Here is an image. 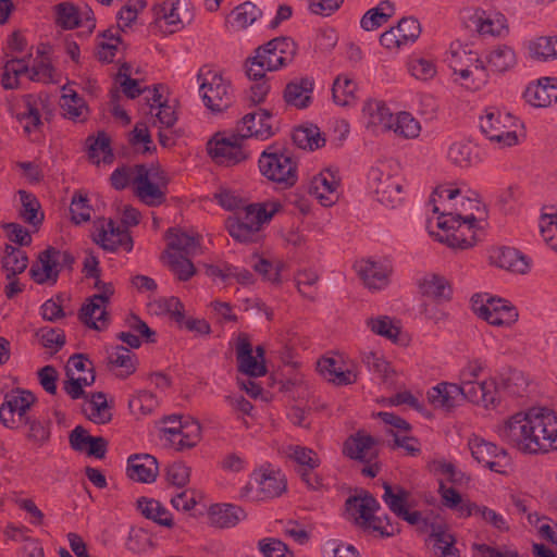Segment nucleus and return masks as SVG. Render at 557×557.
I'll return each mask as SVG.
<instances>
[{"label": "nucleus", "mask_w": 557, "mask_h": 557, "mask_svg": "<svg viewBox=\"0 0 557 557\" xmlns=\"http://www.w3.org/2000/svg\"><path fill=\"white\" fill-rule=\"evenodd\" d=\"M430 205L433 213L437 214V227L447 226V222L478 224L474 211L480 210V201L462 195L461 190L453 185L438 186L431 196Z\"/></svg>", "instance_id": "1"}, {"label": "nucleus", "mask_w": 557, "mask_h": 557, "mask_svg": "<svg viewBox=\"0 0 557 557\" xmlns=\"http://www.w3.org/2000/svg\"><path fill=\"white\" fill-rule=\"evenodd\" d=\"M296 44L287 37H277L256 49V54L246 62L250 79L265 77V72L278 71L290 64L296 54Z\"/></svg>", "instance_id": "2"}, {"label": "nucleus", "mask_w": 557, "mask_h": 557, "mask_svg": "<svg viewBox=\"0 0 557 557\" xmlns=\"http://www.w3.org/2000/svg\"><path fill=\"white\" fill-rule=\"evenodd\" d=\"M280 208L281 205L277 202L246 205L234 216L227 219L226 228L237 242H253L261 226L271 220Z\"/></svg>", "instance_id": "3"}, {"label": "nucleus", "mask_w": 557, "mask_h": 557, "mask_svg": "<svg viewBox=\"0 0 557 557\" xmlns=\"http://www.w3.org/2000/svg\"><path fill=\"white\" fill-rule=\"evenodd\" d=\"M485 368L486 361L480 358L467 362L460 371L461 395L473 404L494 408L499 403V388L496 382L493 379L476 381Z\"/></svg>", "instance_id": "4"}, {"label": "nucleus", "mask_w": 557, "mask_h": 557, "mask_svg": "<svg viewBox=\"0 0 557 557\" xmlns=\"http://www.w3.org/2000/svg\"><path fill=\"white\" fill-rule=\"evenodd\" d=\"M287 486L282 470L265 463L250 474V481L239 490V498L249 502L265 500L278 497Z\"/></svg>", "instance_id": "5"}, {"label": "nucleus", "mask_w": 557, "mask_h": 557, "mask_svg": "<svg viewBox=\"0 0 557 557\" xmlns=\"http://www.w3.org/2000/svg\"><path fill=\"white\" fill-rule=\"evenodd\" d=\"M368 187L375 199L387 208H396L404 200V178L385 162L369 170Z\"/></svg>", "instance_id": "6"}, {"label": "nucleus", "mask_w": 557, "mask_h": 557, "mask_svg": "<svg viewBox=\"0 0 557 557\" xmlns=\"http://www.w3.org/2000/svg\"><path fill=\"white\" fill-rule=\"evenodd\" d=\"M534 408L528 412H519L499 424L496 429L498 436L507 444L528 454H536Z\"/></svg>", "instance_id": "7"}, {"label": "nucleus", "mask_w": 557, "mask_h": 557, "mask_svg": "<svg viewBox=\"0 0 557 557\" xmlns=\"http://www.w3.org/2000/svg\"><path fill=\"white\" fill-rule=\"evenodd\" d=\"M199 91L205 106L212 112H222L231 107L234 100L231 83L223 75L205 65L198 73Z\"/></svg>", "instance_id": "8"}, {"label": "nucleus", "mask_w": 557, "mask_h": 557, "mask_svg": "<svg viewBox=\"0 0 557 557\" xmlns=\"http://www.w3.org/2000/svg\"><path fill=\"white\" fill-rule=\"evenodd\" d=\"M245 136V134H237L236 132L230 134L218 133L207 143V152L218 165H237L251 156Z\"/></svg>", "instance_id": "9"}, {"label": "nucleus", "mask_w": 557, "mask_h": 557, "mask_svg": "<svg viewBox=\"0 0 557 557\" xmlns=\"http://www.w3.org/2000/svg\"><path fill=\"white\" fill-rule=\"evenodd\" d=\"M261 174L281 188L294 186L298 180L297 164L290 154L275 148H268L259 158Z\"/></svg>", "instance_id": "10"}, {"label": "nucleus", "mask_w": 557, "mask_h": 557, "mask_svg": "<svg viewBox=\"0 0 557 557\" xmlns=\"http://www.w3.org/2000/svg\"><path fill=\"white\" fill-rule=\"evenodd\" d=\"M519 120L509 112L491 107L480 117V127L485 136L499 147H511L518 143Z\"/></svg>", "instance_id": "11"}, {"label": "nucleus", "mask_w": 557, "mask_h": 557, "mask_svg": "<svg viewBox=\"0 0 557 557\" xmlns=\"http://www.w3.org/2000/svg\"><path fill=\"white\" fill-rule=\"evenodd\" d=\"M450 69L458 74L462 84L472 90L480 89L487 82L488 75L484 61L466 49L451 50L447 59Z\"/></svg>", "instance_id": "12"}, {"label": "nucleus", "mask_w": 557, "mask_h": 557, "mask_svg": "<svg viewBox=\"0 0 557 557\" xmlns=\"http://www.w3.org/2000/svg\"><path fill=\"white\" fill-rule=\"evenodd\" d=\"M162 438L176 450L189 449L201 438V426L190 417L169 416L164 420Z\"/></svg>", "instance_id": "13"}, {"label": "nucleus", "mask_w": 557, "mask_h": 557, "mask_svg": "<svg viewBox=\"0 0 557 557\" xmlns=\"http://www.w3.org/2000/svg\"><path fill=\"white\" fill-rule=\"evenodd\" d=\"M471 301L474 313L491 325L511 326L518 320L517 309L505 299L475 295Z\"/></svg>", "instance_id": "14"}, {"label": "nucleus", "mask_w": 557, "mask_h": 557, "mask_svg": "<svg viewBox=\"0 0 557 557\" xmlns=\"http://www.w3.org/2000/svg\"><path fill=\"white\" fill-rule=\"evenodd\" d=\"M95 287L99 289V293L89 297L82 306L79 319L88 327L101 331L108 325L107 305L114 293V288L111 283H102L99 280Z\"/></svg>", "instance_id": "15"}, {"label": "nucleus", "mask_w": 557, "mask_h": 557, "mask_svg": "<svg viewBox=\"0 0 557 557\" xmlns=\"http://www.w3.org/2000/svg\"><path fill=\"white\" fill-rule=\"evenodd\" d=\"M35 395L25 389H13L5 394L0 406V422L8 429H15L27 421L28 411L35 404Z\"/></svg>", "instance_id": "16"}, {"label": "nucleus", "mask_w": 557, "mask_h": 557, "mask_svg": "<svg viewBox=\"0 0 557 557\" xmlns=\"http://www.w3.org/2000/svg\"><path fill=\"white\" fill-rule=\"evenodd\" d=\"M74 258L69 251L49 247L39 255L38 261L32 267L30 274L38 284L55 283L60 271L70 268Z\"/></svg>", "instance_id": "17"}, {"label": "nucleus", "mask_w": 557, "mask_h": 557, "mask_svg": "<svg viewBox=\"0 0 557 557\" xmlns=\"http://www.w3.org/2000/svg\"><path fill=\"white\" fill-rule=\"evenodd\" d=\"M421 34V26L413 17H404L394 27L384 32L380 37V44L389 51H398L412 45Z\"/></svg>", "instance_id": "18"}, {"label": "nucleus", "mask_w": 557, "mask_h": 557, "mask_svg": "<svg viewBox=\"0 0 557 557\" xmlns=\"http://www.w3.org/2000/svg\"><path fill=\"white\" fill-rule=\"evenodd\" d=\"M536 454L557 450V414L547 408H534Z\"/></svg>", "instance_id": "19"}, {"label": "nucleus", "mask_w": 557, "mask_h": 557, "mask_svg": "<svg viewBox=\"0 0 557 557\" xmlns=\"http://www.w3.org/2000/svg\"><path fill=\"white\" fill-rule=\"evenodd\" d=\"M472 457L490 470L503 473L507 461V453L504 448L480 437L469 441Z\"/></svg>", "instance_id": "20"}, {"label": "nucleus", "mask_w": 557, "mask_h": 557, "mask_svg": "<svg viewBox=\"0 0 557 557\" xmlns=\"http://www.w3.org/2000/svg\"><path fill=\"white\" fill-rule=\"evenodd\" d=\"M54 12L57 24L64 29H73L82 26L92 32L96 27L94 13L87 7L84 10H78V8L71 2H61L55 5Z\"/></svg>", "instance_id": "21"}, {"label": "nucleus", "mask_w": 557, "mask_h": 557, "mask_svg": "<svg viewBox=\"0 0 557 557\" xmlns=\"http://www.w3.org/2000/svg\"><path fill=\"white\" fill-rule=\"evenodd\" d=\"M475 227L476 224L447 222V226L438 227L441 232L436 234V238L450 248L467 249L472 247L476 242Z\"/></svg>", "instance_id": "22"}, {"label": "nucleus", "mask_w": 557, "mask_h": 557, "mask_svg": "<svg viewBox=\"0 0 557 557\" xmlns=\"http://www.w3.org/2000/svg\"><path fill=\"white\" fill-rule=\"evenodd\" d=\"M338 186L339 178L336 172L325 169L311 178L309 194L314 196L322 206L329 207L338 198Z\"/></svg>", "instance_id": "23"}, {"label": "nucleus", "mask_w": 557, "mask_h": 557, "mask_svg": "<svg viewBox=\"0 0 557 557\" xmlns=\"http://www.w3.org/2000/svg\"><path fill=\"white\" fill-rule=\"evenodd\" d=\"M95 240L108 251L123 249L129 252L133 249V239L125 226L117 225L113 221L102 224Z\"/></svg>", "instance_id": "24"}, {"label": "nucleus", "mask_w": 557, "mask_h": 557, "mask_svg": "<svg viewBox=\"0 0 557 557\" xmlns=\"http://www.w3.org/2000/svg\"><path fill=\"white\" fill-rule=\"evenodd\" d=\"M355 268L363 283L371 289H381L388 284L392 265L387 260H360Z\"/></svg>", "instance_id": "25"}, {"label": "nucleus", "mask_w": 557, "mask_h": 557, "mask_svg": "<svg viewBox=\"0 0 557 557\" xmlns=\"http://www.w3.org/2000/svg\"><path fill=\"white\" fill-rule=\"evenodd\" d=\"M362 119L372 133H383L391 131L394 115L383 101L368 100L362 108Z\"/></svg>", "instance_id": "26"}, {"label": "nucleus", "mask_w": 557, "mask_h": 557, "mask_svg": "<svg viewBox=\"0 0 557 557\" xmlns=\"http://www.w3.org/2000/svg\"><path fill=\"white\" fill-rule=\"evenodd\" d=\"M270 120V113L263 110L247 113L242 121L238 122L235 132L237 134H245L246 143L251 137L262 140L268 139L273 134Z\"/></svg>", "instance_id": "27"}, {"label": "nucleus", "mask_w": 557, "mask_h": 557, "mask_svg": "<svg viewBox=\"0 0 557 557\" xmlns=\"http://www.w3.org/2000/svg\"><path fill=\"white\" fill-rule=\"evenodd\" d=\"M481 148L467 139L454 140L447 148L449 162L461 169L475 166L482 162Z\"/></svg>", "instance_id": "28"}, {"label": "nucleus", "mask_w": 557, "mask_h": 557, "mask_svg": "<svg viewBox=\"0 0 557 557\" xmlns=\"http://www.w3.org/2000/svg\"><path fill=\"white\" fill-rule=\"evenodd\" d=\"M314 81L305 76L292 79L283 91L284 101L296 109L308 108L313 99Z\"/></svg>", "instance_id": "29"}, {"label": "nucleus", "mask_w": 557, "mask_h": 557, "mask_svg": "<svg viewBox=\"0 0 557 557\" xmlns=\"http://www.w3.org/2000/svg\"><path fill=\"white\" fill-rule=\"evenodd\" d=\"M491 263L520 274H524L530 269L529 258L512 247H497L490 253Z\"/></svg>", "instance_id": "30"}, {"label": "nucleus", "mask_w": 557, "mask_h": 557, "mask_svg": "<svg viewBox=\"0 0 557 557\" xmlns=\"http://www.w3.org/2000/svg\"><path fill=\"white\" fill-rule=\"evenodd\" d=\"M375 444L374 437L359 431L344 442L343 454L350 459L370 461L376 455Z\"/></svg>", "instance_id": "31"}, {"label": "nucleus", "mask_w": 557, "mask_h": 557, "mask_svg": "<svg viewBox=\"0 0 557 557\" xmlns=\"http://www.w3.org/2000/svg\"><path fill=\"white\" fill-rule=\"evenodd\" d=\"M178 5V0H165L154 7V23L164 34H173L183 28Z\"/></svg>", "instance_id": "32"}, {"label": "nucleus", "mask_w": 557, "mask_h": 557, "mask_svg": "<svg viewBox=\"0 0 557 557\" xmlns=\"http://www.w3.org/2000/svg\"><path fill=\"white\" fill-rule=\"evenodd\" d=\"M62 91L60 107L63 116L74 122L86 121L89 114V109L85 99L70 85L63 86Z\"/></svg>", "instance_id": "33"}, {"label": "nucleus", "mask_w": 557, "mask_h": 557, "mask_svg": "<svg viewBox=\"0 0 557 557\" xmlns=\"http://www.w3.org/2000/svg\"><path fill=\"white\" fill-rule=\"evenodd\" d=\"M238 370L249 376L258 377L264 375L267 368L264 360L252 355V347L246 337H239L236 346Z\"/></svg>", "instance_id": "34"}, {"label": "nucleus", "mask_w": 557, "mask_h": 557, "mask_svg": "<svg viewBox=\"0 0 557 557\" xmlns=\"http://www.w3.org/2000/svg\"><path fill=\"white\" fill-rule=\"evenodd\" d=\"M127 475L137 482H153L158 475L157 459L150 455L131 456L127 460Z\"/></svg>", "instance_id": "35"}, {"label": "nucleus", "mask_w": 557, "mask_h": 557, "mask_svg": "<svg viewBox=\"0 0 557 557\" xmlns=\"http://www.w3.org/2000/svg\"><path fill=\"white\" fill-rule=\"evenodd\" d=\"M346 515L357 525L362 527L367 523L371 512H375L380 508L379 502L370 494L363 496H350L345 503Z\"/></svg>", "instance_id": "36"}, {"label": "nucleus", "mask_w": 557, "mask_h": 557, "mask_svg": "<svg viewBox=\"0 0 557 557\" xmlns=\"http://www.w3.org/2000/svg\"><path fill=\"white\" fill-rule=\"evenodd\" d=\"M206 274L212 280H221L225 283L232 280L244 286L253 283V275L249 270L230 263L209 264L206 268Z\"/></svg>", "instance_id": "37"}, {"label": "nucleus", "mask_w": 557, "mask_h": 557, "mask_svg": "<svg viewBox=\"0 0 557 557\" xmlns=\"http://www.w3.org/2000/svg\"><path fill=\"white\" fill-rule=\"evenodd\" d=\"M169 250L180 255L195 256L200 248V236L178 228L168 231Z\"/></svg>", "instance_id": "38"}, {"label": "nucleus", "mask_w": 557, "mask_h": 557, "mask_svg": "<svg viewBox=\"0 0 557 557\" xmlns=\"http://www.w3.org/2000/svg\"><path fill=\"white\" fill-rule=\"evenodd\" d=\"M319 373L329 382L336 385L352 384L357 380V374L351 370H344L338 361L333 358H322L318 361Z\"/></svg>", "instance_id": "39"}, {"label": "nucleus", "mask_w": 557, "mask_h": 557, "mask_svg": "<svg viewBox=\"0 0 557 557\" xmlns=\"http://www.w3.org/2000/svg\"><path fill=\"white\" fill-rule=\"evenodd\" d=\"M361 360L369 372L380 379L383 383H395L397 372L381 352L364 351Z\"/></svg>", "instance_id": "40"}, {"label": "nucleus", "mask_w": 557, "mask_h": 557, "mask_svg": "<svg viewBox=\"0 0 557 557\" xmlns=\"http://www.w3.org/2000/svg\"><path fill=\"white\" fill-rule=\"evenodd\" d=\"M245 511L233 504H216L210 507L211 523L218 528H233L245 518Z\"/></svg>", "instance_id": "41"}, {"label": "nucleus", "mask_w": 557, "mask_h": 557, "mask_svg": "<svg viewBox=\"0 0 557 557\" xmlns=\"http://www.w3.org/2000/svg\"><path fill=\"white\" fill-rule=\"evenodd\" d=\"M136 196L148 206H159L165 200L164 193L160 187L150 181V173L147 166L138 174L135 185Z\"/></svg>", "instance_id": "42"}, {"label": "nucleus", "mask_w": 557, "mask_h": 557, "mask_svg": "<svg viewBox=\"0 0 557 557\" xmlns=\"http://www.w3.org/2000/svg\"><path fill=\"white\" fill-rule=\"evenodd\" d=\"M357 83L348 74H339L333 83V101L339 107H349L357 100Z\"/></svg>", "instance_id": "43"}, {"label": "nucleus", "mask_w": 557, "mask_h": 557, "mask_svg": "<svg viewBox=\"0 0 557 557\" xmlns=\"http://www.w3.org/2000/svg\"><path fill=\"white\" fill-rule=\"evenodd\" d=\"M428 543L432 545L434 553L440 554L441 557H459L454 536L442 525H432Z\"/></svg>", "instance_id": "44"}, {"label": "nucleus", "mask_w": 557, "mask_h": 557, "mask_svg": "<svg viewBox=\"0 0 557 557\" xmlns=\"http://www.w3.org/2000/svg\"><path fill=\"white\" fill-rule=\"evenodd\" d=\"M395 14V5L388 0L381 1L376 7L368 10L361 17L360 25L367 30H374L385 23Z\"/></svg>", "instance_id": "45"}, {"label": "nucleus", "mask_w": 557, "mask_h": 557, "mask_svg": "<svg viewBox=\"0 0 557 557\" xmlns=\"http://www.w3.org/2000/svg\"><path fill=\"white\" fill-rule=\"evenodd\" d=\"M137 508L145 518L162 527H173L172 513L160 502L141 497L137 500Z\"/></svg>", "instance_id": "46"}, {"label": "nucleus", "mask_w": 557, "mask_h": 557, "mask_svg": "<svg viewBox=\"0 0 557 557\" xmlns=\"http://www.w3.org/2000/svg\"><path fill=\"white\" fill-rule=\"evenodd\" d=\"M460 394V384L440 383L428 392V398L434 407L449 409L455 406L456 398Z\"/></svg>", "instance_id": "47"}, {"label": "nucleus", "mask_w": 557, "mask_h": 557, "mask_svg": "<svg viewBox=\"0 0 557 557\" xmlns=\"http://www.w3.org/2000/svg\"><path fill=\"white\" fill-rule=\"evenodd\" d=\"M440 494L443 505L456 510L459 517L468 518L472 516L473 511L471 510L475 508V504L470 500H463L456 488L441 484Z\"/></svg>", "instance_id": "48"}, {"label": "nucleus", "mask_w": 557, "mask_h": 557, "mask_svg": "<svg viewBox=\"0 0 557 557\" xmlns=\"http://www.w3.org/2000/svg\"><path fill=\"white\" fill-rule=\"evenodd\" d=\"M109 364L111 369H119L116 373L120 377H127L136 371L135 354L124 346H116L109 352Z\"/></svg>", "instance_id": "49"}, {"label": "nucleus", "mask_w": 557, "mask_h": 557, "mask_svg": "<svg viewBox=\"0 0 557 557\" xmlns=\"http://www.w3.org/2000/svg\"><path fill=\"white\" fill-rule=\"evenodd\" d=\"M41 100L32 95L25 96L24 109L17 114V119L26 133H32L41 124Z\"/></svg>", "instance_id": "50"}, {"label": "nucleus", "mask_w": 557, "mask_h": 557, "mask_svg": "<svg viewBox=\"0 0 557 557\" xmlns=\"http://www.w3.org/2000/svg\"><path fill=\"white\" fill-rule=\"evenodd\" d=\"M524 97L531 106L546 108L557 102V88L540 81L527 88Z\"/></svg>", "instance_id": "51"}, {"label": "nucleus", "mask_w": 557, "mask_h": 557, "mask_svg": "<svg viewBox=\"0 0 557 557\" xmlns=\"http://www.w3.org/2000/svg\"><path fill=\"white\" fill-rule=\"evenodd\" d=\"M384 494L382 499L397 517L409 506L410 492L400 485L392 486L387 482L383 483Z\"/></svg>", "instance_id": "52"}, {"label": "nucleus", "mask_w": 557, "mask_h": 557, "mask_svg": "<svg viewBox=\"0 0 557 557\" xmlns=\"http://www.w3.org/2000/svg\"><path fill=\"white\" fill-rule=\"evenodd\" d=\"M119 34V29L109 28L98 37L97 57L100 61L107 63L113 61L121 45Z\"/></svg>", "instance_id": "53"}, {"label": "nucleus", "mask_w": 557, "mask_h": 557, "mask_svg": "<svg viewBox=\"0 0 557 557\" xmlns=\"http://www.w3.org/2000/svg\"><path fill=\"white\" fill-rule=\"evenodd\" d=\"M516 62L517 58L513 49L506 45L497 46L486 57L487 66L499 73L513 67Z\"/></svg>", "instance_id": "54"}, {"label": "nucleus", "mask_w": 557, "mask_h": 557, "mask_svg": "<svg viewBox=\"0 0 557 557\" xmlns=\"http://www.w3.org/2000/svg\"><path fill=\"white\" fill-rule=\"evenodd\" d=\"M294 144L305 150H314L325 144V138L320 134L317 126H300L294 129L292 135Z\"/></svg>", "instance_id": "55"}, {"label": "nucleus", "mask_w": 557, "mask_h": 557, "mask_svg": "<svg viewBox=\"0 0 557 557\" xmlns=\"http://www.w3.org/2000/svg\"><path fill=\"white\" fill-rule=\"evenodd\" d=\"M474 24L476 30L482 35L502 36L507 32V18L502 13L486 15L485 12H482V14L475 15Z\"/></svg>", "instance_id": "56"}, {"label": "nucleus", "mask_w": 557, "mask_h": 557, "mask_svg": "<svg viewBox=\"0 0 557 557\" xmlns=\"http://www.w3.org/2000/svg\"><path fill=\"white\" fill-rule=\"evenodd\" d=\"M28 264V258L26 253L20 248L11 245L5 246V253L2 259V267L7 273V278L11 280L16 274L25 271Z\"/></svg>", "instance_id": "57"}, {"label": "nucleus", "mask_w": 557, "mask_h": 557, "mask_svg": "<svg viewBox=\"0 0 557 557\" xmlns=\"http://www.w3.org/2000/svg\"><path fill=\"white\" fill-rule=\"evenodd\" d=\"M529 54L537 61L557 59V36L539 37L530 41Z\"/></svg>", "instance_id": "58"}, {"label": "nucleus", "mask_w": 557, "mask_h": 557, "mask_svg": "<svg viewBox=\"0 0 557 557\" xmlns=\"http://www.w3.org/2000/svg\"><path fill=\"white\" fill-rule=\"evenodd\" d=\"M407 69L411 76L419 81H430L436 73L434 60L419 54H412L407 61Z\"/></svg>", "instance_id": "59"}, {"label": "nucleus", "mask_w": 557, "mask_h": 557, "mask_svg": "<svg viewBox=\"0 0 557 557\" xmlns=\"http://www.w3.org/2000/svg\"><path fill=\"white\" fill-rule=\"evenodd\" d=\"M367 325L376 335L383 336L393 343L400 342V326L387 315L370 318L367 320Z\"/></svg>", "instance_id": "60"}, {"label": "nucleus", "mask_w": 557, "mask_h": 557, "mask_svg": "<svg viewBox=\"0 0 557 557\" xmlns=\"http://www.w3.org/2000/svg\"><path fill=\"white\" fill-rule=\"evenodd\" d=\"M30 72L24 59H11L4 65L2 86L5 89H14L20 86V77L29 76Z\"/></svg>", "instance_id": "61"}, {"label": "nucleus", "mask_w": 557, "mask_h": 557, "mask_svg": "<svg viewBox=\"0 0 557 557\" xmlns=\"http://www.w3.org/2000/svg\"><path fill=\"white\" fill-rule=\"evenodd\" d=\"M89 143V157L96 163L101 161L110 163L113 160V153L110 146V138L104 132H99L97 137H88Z\"/></svg>", "instance_id": "62"}, {"label": "nucleus", "mask_w": 557, "mask_h": 557, "mask_svg": "<svg viewBox=\"0 0 557 557\" xmlns=\"http://www.w3.org/2000/svg\"><path fill=\"white\" fill-rule=\"evenodd\" d=\"M158 406V397L149 391H138L128 400V407L132 413L138 417L151 414Z\"/></svg>", "instance_id": "63"}, {"label": "nucleus", "mask_w": 557, "mask_h": 557, "mask_svg": "<svg viewBox=\"0 0 557 557\" xmlns=\"http://www.w3.org/2000/svg\"><path fill=\"white\" fill-rule=\"evenodd\" d=\"M391 131L404 138H416L421 132V126L409 112H399L394 116Z\"/></svg>", "instance_id": "64"}]
</instances>
